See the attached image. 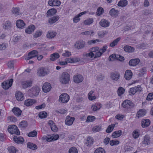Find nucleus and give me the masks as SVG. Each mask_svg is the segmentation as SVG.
Here are the masks:
<instances>
[{
  "label": "nucleus",
  "instance_id": "f257e3e1",
  "mask_svg": "<svg viewBox=\"0 0 153 153\" xmlns=\"http://www.w3.org/2000/svg\"><path fill=\"white\" fill-rule=\"evenodd\" d=\"M39 88L37 86H34L28 91L29 95L30 97L37 96L39 92Z\"/></svg>",
  "mask_w": 153,
  "mask_h": 153
},
{
  "label": "nucleus",
  "instance_id": "f03ea898",
  "mask_svg": "<svg viewBox=\"0 0 153 153\" xmlns=\"http://www.w3.org/2000/svg\"><path fill=\"white\" fill-rule=\"evenodd\" d=\"M70 79V76L67 72H63L60 78V81L61 83L64 84L68 83Z\"/></svg>",
  "mask_w": 153,
  "mask_h": 153
},
{
  "label": "nucleus",
  "instance_id": "7ed1b4c3",
  "mask_svg": "<svg viewBox=\"0 0 153 153\" xmlns=\"http://www.w3.org/2000/svg\"><path fill=\"white\" fill-rule=\"evenodd\" d=\"M7 130L11 134H15L19 135L20 134V131L18 127L15 125H10L9 126Z\"/></svg>",
  "mask_w": 153,
  "mask_h": 153
},
{
  "label": "nucleus",
  "instance_id": "20e7f679",
  "mask_svg": "<svg viewBox=\"0 0 153 153\" xmlns=\"http://www.w3.org/2000/svg\"><path fill=\"white\" fill-rule=\"evenodd\" d=\"M122 106L124 108L128 109L133 108L134 104L130 100H126L123 102Z\"/></svg>",
  "mask_w": 153,
  "mask_h": 153
},
{
  "label": "nucleus",
  "instance_id": "39448f33",
  "mask_svg": "<svg viewBox=\"0 0 153 153\" xmlns=\"http://www.w3.org/2000/svg\"><path fill=\"white\" fill-rule=\"evenodd\" d=\"M70 97L66 93H62L59 97V101L62 103H66L69 101Z\"/></svg>",
  "mask_w": 153,
  "mask_h": 153
},
{
  "label": "nucleus",
  "instance_id": "423d86ee",
  "mask_svg": "<svg viewBox=\"0 0 153 153\" xmlns=\"http://www.w3.org/2000/svg\"><path fill=\"white\" fill-rule=\"evenodd\" d=\"M85 45V42L84 41L80 40L76 42L74 46L77 49H80L84 48Z\"/></svg>",
  "mask_w": 153,
  "mask_h": 153
},
{
  "label": "nucleus",
  "instance_id": "0eeeda50",
  "mask_svg": "<svg viewBox=\"0 0 153 153\" xmlns=\"http://www.w3.org/2000/svg\"><path fill=\"white\" fill-rule=\"evenodd\" d=\"M13 82V79H10L9 80L4 81L1 83L2 88L5 89H7L12 85Z\"/></svg>",
  "mask_w": 153,
  "mask_h": 153
},
{
  "label": "nucleus",
  "instance_id": "6e6552de",
  "mask_svg": "<svg viewBox=\"0 0 153 153\" xmlns=\"http://www.w3.org/2000/svg\"><path fill=\"white\" fill-rule=\"evenodd\" d=\"M48 72V70L44 68H41L38 70L37 75L40 76H44Z\"/></svg>",
  "mask_w": 153,
  "mask_h": 153
},
{
  "label": "nucleus",
  "instance_id": "1a4fd4ad",
  "mask_svg": "<svg viewBox=\"0 0 153 153\" xmlns=\"http://www.w3.org/2000/svg\"><path fill=\"white\" fill-rule=\"evenodd\" d=\"M38 53V52L36 50H33L28 54V56L25 58L26 60H28L32 58L36 57Z\"/></svg>",
  "mask_w": 153,
  "mask_h": 153
},
{
  "label": "nucleus",
  "instance_id": "9d476101",
  "mask_svg": "<svg viewBox=\"0 0 153 153\" xmlns=\"http://www.w3.org/2000/svg\"><path fill=\"white\" fill-rule=\"evenodd\" d=\"M140 60L138 58L133 59L129 60L128 64L130 66H135L140 63Z\"/></svg>",
  "mask_w": 153,
  "mask_h": 153
},
{
  "label": "nucleus",
  "instance_id": "9b49d317",
  "mask_svg": "<svg viewBox=\"0 0 153 153\" xmlns=\"http://www.w3.org/2000/svg\"><path fill=\"white\" fill-rule=\"evenodd\" d=\"M51 85L48 82H45L42 86V90L45 93L49 92L51 89Z\"/></svg>",
  "mask_w": 153,
  "mask_h": 153
},
{
  "label": "nucleus",
  "instance_id": "f8f14e48",
  "mask_svg": "<svg viewBox=\"0 0 153 153\" xmlns=\"http://www.w3.org/2000/svg\"><path fill=\"white\" fill-rule=\"evenodd\" d=\"M74 120L75 118L74 117L68 116L65 120V124L68 126H71L73 124Z\"/></svg>",
  "mask_w": 153,
  "mask_h": 153
},
{
  "label": "nucleus",
  "instance_id": "ddd939ff",
  "mask_svg": "<svg viewBox=\"0 0 153 153\" xmlns=\"http://www.w3.org/2000/svg\"><path fill=\"white\" fill-rule=\"evenodd\" d=\"M16 100L19 101H22L25 98L23 94L20 91H18L15 94Z\"/></svg>",
  "mask_w": 153,
  "mask_h": 153
},
{
  "label": "nucleus",
  "instance_id": "4468645a",
  "mask_svg": "<svg viewBox=\"0 0 153 153\" xmlns=\"http://www.w3.org/2000/svg\"><path fill=\"white\" fill-rule=\"evenodd\" d=\"M83 80V78L82 75L78 74L74 76V82L77 83L81 82Z\"/></svg>",
  "mask_w": 153,
  "mask_h": 153
},
{
  "label": "nucleus",
  "instance_id": "2eb2a0df",
  "mask_svg": "<svg viewBox=\"0 0 153 153\" xmlns=\"http://www.w3.org/2000/svg\"><path fill=\"white\" fill-rule=\"evenodd\" d=\"M99 24L102 27H106L109 26L110 23L108 20L102 19L100 22Z\"/></svg>",
  "mask_w": 153,
  "mask_h": 153
},
{
  "label": "nucleus",
  "instance_id": "dca6fc26",
  "mask_svg": "<svg viewBox=\"0 0 153 153\" xmlns=\"http://www.w3.org/2000/svg\"><path fill=\"white\" fill-rule=\"evenodd\" d=\"M150 143V138L149 135L147 134L145 135L144 137L143 140L142 142L143 144L146 146L149 145Z\"/></svg>",
  "mask_w": 153,
  "mask_h": 153
},
{
  "label": "nucleus",
  "instance_id": "f3484780",
  "mask_svg": "<svg viewBox=\"0 0 153 153\" xmlns=\"http://www.w3.org/2000/svg\"><path fill=\"white\" fill-rule=\"evenodd\" d=\"M49 5L52 6H59L61 4V2L59 0H50L48 1Z\"/></svg>",
  "mask_w": 153,
  "mask_h": 153
},
{
  "label": "nucleus",
  "instance_id": "a211bd4d",
  "mask_svg": "<svg viewBox=\"0 0 153 153\" xmlns=\"http://www.w3.org/2000/svg\"><path fill=\"white\" fill-rule=\"evenodd\" d=\"M36 101L35 100L29 99L25 101L24 104L25 105L29 106L32 105L36 103Z\"/></svg>",
  "mask_w": 153,
  "mask_h": 153
},
{
  "label": "nucleus",
  "instance_id": "6ab92c4d",
  "mask_svg": "<svg viewBox=\"0 0 153 153\" xmlns=\"http://www.w3.org/2000/svg\"><path fill=\"white\" fill-rule=\"evenodd\" d=\"M109 13L111 16L116 17L118 16L119 13L117 10H115L114 8H113L110 10Z\"/></svg>",
  "mask_w": 153,
  "mask_h": 153
},
{
  "label": "nucleus",
  "instance_id": "aec40b11",
  "mask_svg": "<svg viewBox=\"0 0 153 153\" xmlns=\"http://www.w3.org/2000/svg\"><path fill=\"white\" fill-rule=\"evenodd\" d=\"M150 124V121L148 119H143L141 122V125L143 128L147 127Z\"/></svg>",
  "mask_w": 153,
  "mask_h": 153
},
{
  "label": "nucleus",
  "instance_id": "412c9836",
  "mask_svg": "<svg viewBox=\"0 0 153 153\" xmlns=\"http://www.w3.org/2000/svg\"><path fill=\"white\" fill-rule=\"evenodd\" d=\"M132 73L131 70H127L125 74V78L127 80H130L132 77Z\"/></svg>",
  "mask_w": 153,
  "mask_h": 153
},
{
  "label": "nucleus",
  "instance_id": "4be33fe9",
  "mask_svg": "<svg viewBox=\"0 0 153 153\" xmlns=\"http://www.w3.org/2000/svg\"><path fill=\"white\" fill-rule=\"evenodd\" d=\"M13 140L16 143L18 144H22L24 140L23 137L19 136H14L13 138Z\"/></svg>",
  "mask_w": 153,
  "mask_h": 153
},
{
  "label": "nucleus",
  "instance_id": "5701e85b",
  "mask_svg": "<svg viewBox=\"0 0 153 153\" xmlns=\"http://www.w3.org/2000/svg\"><path fill=\"white\" fill-rule=\"evenodd\" d=\"M35 26L33 25H31L28 26L25 29V32L28 34H31L35 30Z\"/></svg>",
  "mask_w": 153,
  "mask_h": 153
},
{
  "label": "nucleus",
  "instance_id": "b1692460",
  "mask_svg": "<svg viewBox=\"0 0 153 153\" xmlns=\"http://www.w3.org/2000/svg\"><path fill=\"white\" fill-rule=\"evenodd\" d=\"M16 24L17 27L19 28L23 29L24 28L25 24L22 20H19L16 21Z\"/></svg>",
  "mask_w": 153,
  "mask_h": 153
},
{
  "label": "nucleus",
  "instance_id": "393cba45",
  "mask_svg": "<svg viewBox=\"0 0 153 153\" xmlns=\"http://www.w3.org/2000/svg\"><path fill=\"white\" fill-rule=\"evenodd\" d=\"M12 111L14 115L16 116L19 117L21 115L22 112V111L19 108L15 107L12 110Z\"/></svg>",
  "mask_w": 153,
  "mask_h": 153
},
{
  "label": "nucleus",
  "instance_id": "a878e982",
  "mask_svg": "<svg viewBox=\"0 0 153 153\" xmlns=\"http://www.w3.org/2000/svg\"><path fill=\"white\" fill-rule=\"evenodd\" d=\"M124 51L129 53H132L134 51V48L129 45L125 46L123 48Z\"/></svg>",
  "mask_w": 153,
  "mask_h": 153
},
{
  "label": "nucleus",
  "instance_id": "bb28decb",
  "mask_svg": "<svg viewBox=\"0 0 153 153\" xmlns=\"http://www.w3.org/2000/svg\"><path fill=\"white\" fill-rule=\"evenodd\" d=\"M57 33L55 31L50 30L48 31L46 36L49 39H52L54 38L56 36Z\"/></svg>",
  "mask_w": 153,
  "mask_h": 153
},
{
  "label": "nucleus",
  "instance_id": "cd10ccee",
  "mask_svg": "<svg viewBox=\"0 0 153 153\" xmlns=\"http://www.w3.org/2000/svg\"><path fill=\"white\" fill-rule=\"evenodd\" d=\"M66 61L68 63L76 62H79L80 59L79 58L74 57V58H70L66 59Z\"/></svg>",
  "mask_w": 153,
  "mask_h": 153
},
{
  "label": "nucleus",
  "instance_id": "c85d7f7f",
  "mask_svg": "<svg viewBox=\"0 0 153 153\" xmlns=\"http://www.w3.org/2000/svg\"><path fill=\"white\" fill-rule=\"evenodd\" d=\"M59 19V17L58 16H53L49 19L48 20V22L50 24H53L57 21Z\"/></svg>",
  "mask_w": 153,
  "mask_h": 153
},
{
  "label": "nucleus",
  "instance_id": "c756f323",
  "mask_svg": "<svg viewBox=\"0 0 153 153\" xmlns=\"http://www.w3.org/2000/svg\"><path fill=\"white\" fill-rule=\"evenodd\" d=\"M32 82L31 81H25L23 82L22 86L24 88H26L27 87L32 86Z\"/></svg>",
  "mask_w": 153,
  "mask_h": 153
},
{
  "label": "nucleus",
  "instance_id": "7c9ffc66",
  "mask_svg": "<svg viewBox=\"0 0 153 153\" xmlns=\"http://www.w3.org/2000/svg\"><path fill=\"white\" fill-rule=\"evenodd\" d=\"M102 105L100 103L94 104L91 106V109L93 111H96L99 110L102 107Z\"/></svg>",
  "mask_w": 153,
  "mask_h": 153
},
{
  "label": "nucleus",
  "instance_id": "2f4dec72",
  "mask_svg": "<svg viewBox=\"0 0 153 153\" xmlns=\"http://www.w3.org/2000/svg\"><path fill=\"white\" fill-rule=\"evenodd\" d=\"M57 11L56 9H51L49 10L47 12V16H51L54 15L56 13Z\"/></svg>",
  "mask_w": 153,
  "mask_h": 153
},
{
  "label": "nucleus",
  "instance_id": "473e14b6",
  "mask_svg": "<svg viewBox=\"0 0 153 153\" xmlns=\"http://www.w3.org/2000/svg\"><path fill=\"white\" fill-rule=\"evenodd\" d=\"M146 114V111L144 109L140 110L137 112V116L139 118L144 116Z\"/></svg>",
  "mask_w": 153,
  "mask_h": 153
},
{
  "label": "nucleus",
  "instance_id": "72a5a7b5",
  "mask_svg": "<svg viewBox=\"0 0 153 153\" xmlns=\"http://www.w3.org/2000/svg\"><path fill=\"white\" fill-rule=\"evenodd\" d=\"M12 27V25L11 22L9 21H7L4 24L3 28L5 29H10Z\"/></svg>",
  "mask_w": 153,
  "mask_h": 153
},
{
  "label": "nucleus",
  "instance_id": "f704fd0d",
  "mask_svg": "<svg viewBox=\"0 0 153 153\" xmlns=\"http://www.w3.org/2000/svg\"><path fill=\"white\" fill-rule=\"evenodd\" d=\"M122 132L121 130L115 131L112 134V136L114 138H117L120 137L122 134Z\"/></svg>",
  "mask_w": 153,
  "mask_h": 153
},
{
  "label": "nucleus",
  "instance_id": "c9c22d12",
  "mask_svg": "<svg viewBox=\"0 0 153 153\" xmlns=\"http://www.w3.org/2000/svg\"><path fill=\"white\" fill-rule=\"evenodd\" d=\"M120 75L117 73H111V77L113 80L117 81L119 78Z\"/></svg>",
  "mask_w": 153,
  "mask_h": 153
},
{
  "label": "nucleus",
  "instance_id": "e433bc0d",
  "mask_svg": "<svg viewBox=\"0 0 153 153\" xmlns=\"http://www.w3.org/2000/svg\"><path fill=\"white\" fill-rule=\"evenodd\" d=\"M59 57V55L58 53H55L51 55L50 60L52 61H54Z\"/></svg>",
  "mask_w": 153,
  "mask_h": 153
},
{
  "label": "nucleus",
  "instance_id": "4c0bfd02",
  "mask_svg": "<svg viewBox=\"0 0 153 153\" xmlns=\"http://www.w3.org/2000/svg\"><path fill=\"white\" fill-rule=\"evenodd\" d=\"M128 4V1L126 0H120L119 1L117 5L120 7H123L126 6Z\"/></svg>",
  "mask_w": 153,
  "mask_h": 153
},
{
  "label": "nucleus",
  "instance_id": "58836bf2",
  "mask_svg": "<svg viewBox=\"0 0 153 153\" xmlns=\"http://www.w3.org/2000/svg\"><path fill=\"white\" fill-rule=\"evenodd\" d=\"M120 38L118 37L114 40L113 42L110 43V47H114L116 45L118 42L120 40Z\"/></svg>",
  "mask_w": 153,
  "mask_h": 153
},
{
  "label": "nucleus",
  "instance_id": "ea45409f",
  "mask_svg": "<svg viewBox=\"0 0 153 153\" xmlns=\"http://www.w3.org/2000/svg\"><path fill=\"white\" fill-rule=\"evenodd\" d=\"M27 147L30 149L33 150L36 149L37 148V146L35 144H34L30 142H28L27 143Z\"/></svg>",
  "mask_w": 153,
  "mask_h": 153
},
{
  "label": "nucleus",
  "instance_id": "a19ab883",
  "mask_svg": "<svg viewBox=\"0 0 153 153\" xmlns=\"http://www.w3.org/2000/svg\"><path fill=\"white\" fill-rule=\"evenodd\" d=\"M93 143V141L91 137H89L87 138L85 144L88 146H90Z\"/></svg>",
  "mask_w": 153,
  "mask_h": 153
},
{
  "label": "nucleus",
  "instance_id": "79ce46f5",
  "mask_svg": "<svg viewBox=\"0 0 153 153\" xmlns=\"http://www.w3.org/2000/svg\"><path fill=\"white\" fill-rule=\"evenodd\" d=\"M93 19L92 18H90L85 20L84 22V24L85 25H90L93 22Z\"/></svg>",
  "mask_w": 153,
  "mask_h": 153
},
{
  "label": "nucleus",
  "instance_id": "37998d69",
  "mask_svg": "<svg viewBox=\"0 0 153 153\" xmlns=\"http://www.w3.org/2000/svg\"><path fill=\"white\" fill-rule=\"evenodd\" d=\"M125 89L123 88L120 87L117 90V94L119 96H121L125 92Z\"/></svg>",
  "mask_w": 153,
  "mask_h": 153
},
{
  "label": "nucleus",
  "instance_id": "c03bdc74",
  "mask_svg": "<svg viewBox=\"0 0 153 153\" xmlns=\"http://www.w3.org/2000/svg\"><path fill=\"white\" fill-rule=\"evenodd\" d=\"M115 126V125L113 124L111 125H109L106 130L107 133H109L111 132L113 130Z\"/></svg>",
  "mask_w": 153,
  "mask_h": 153
},
{
  "label": "nucleus",
  "instance_id": "a18cd8bd",
  "mask_svg": "<svg viewBox=\"0 0 153 153\" xmlns=\"http://www.w3.org/2000/svg\"><path fill=\"white\" fill-rule=\"evenodd\" d=\"M27 123L26 121H22L19 124V127L21 128H25L27 126Z\"/></svg>",
  "mask_w": 153,
  "mask_h": 153
},
{
  "label": "nucleus",
  "instance_id": "49530a36",
  "mask_svg": "<svg viewBox=\"0 0 153 153\" xmlns=\"http://www.w3.org/2000/svg\"><path fill=\"white\" fill-rule=\"evenodd\" d=\"M47 115V113L45 111L40 112L39 114V117L41 119L46 118Z\"/></svg>",
  "mask_w": 153,
  "mask_h": 153
},
{
  "label": "nucleus",
  "instance_id": "de8ad7c7",
  "mask_svg": "<svg viewBox=\"0 0 153 153\" xmlns=\"http://www.w3.org/2000/svg\"><path fill=\"white\" fill-rule=\"evenodd\" d=\"M8 151L10 153H16V148L13 146H10L8 148Z\"/></svg>",
  "mask_w": 153,
  "mask_h": 153
},
{
  "label": "nucleus",
  "instance_id": "09e8293b",
  "mask_svg": "<svg viewBox=\"0 0 153 153\" xmlns=\"http://www.w3.org/2000/svg\"><path fill=\"white\" fill-rule=\"evenodd\" d=\"M68 153H78V151L76 147H72L69 149Z\"/></svg>",
  "mask_w": 153,
  "mask_h": 153
},
{
  "label": "nucleus",
  "instance_id": "8fccbe9b",
  "mask_svg": "<svg viewBox=\"0 0 153 153\" xmlns=\"http://www.w3.org/2000/svg\"><path fill=\"white\" fill-rule=\"evenodd\" d=\"M104 10L103 8L101 7H100L97 9V14L98 16H100L102 14Z\"/></svg>",
  "mask_w": 153,
  "mask_h": 153
},
{
  "label": "nucleus",
  "instance_id": "3c124183",
  "mask_svg": "<svg viewBox=\"0 0 153 153\" xmlns=\"http://www.w3.org/2000/svg\"><path fill=\"white\" fill-rule=\"evenodd\" d=\"M105 150L102 148H99L97 149L94 151V153H105Z\"/></svg>",
  "mask_w": 153,
  "mask_h": 153
},
{
  "label": "nucleus",
  "instance_id": "603ef678",
  "mask_svg": "<svg viewBox=\"0 0 153 153\" xmlns=\"http://www.w3.org/2000/svg\"><path fill=\"white\" fill-rule=\"evenodd\" d=\"M19 9L18 7H13L12 9V12L15 14L19 15Z\"/></svg>",
  "mask_w": 153,
  "mask_h": 153
},
{
  "label": "nucleus",
  "instance_id": "864d4df0",
  "mask_svg": "<svg viewBox=\"0 0 153 153\" xmlns=\"http://www.w3.org/2000/svg\"><path fill=\"white\" fill-rule=\"evenodd\" d=\"M95 119V117L94 116H88L86 122H88L93 121Z\"/></svg>",
  "mask_w": 153,
  "mask_h": 153
},
{
  "label": "nucleus",
  "instance_id": "5fc2aeb1",
  "mask_svg": "<svg viewBox=\"0 0 153 153\" xmlns=\"http://www.w3.org/2000/svg\"><path fill=\"white\" fill-rule=\"evenodd\" d=\"M37 132L36 131H33L30 132L28 135L29 137H34L36 136Z\"/></svg>",
  "mask_w": 153,
  "mask_h": 153
},
{
  "label": "nucleus",
  "instance_id": "6e6d98bb",
  "mask_svg": "<svg viewBox=\"0 0 153 153\" xmlns=\"http://www.w3.org/2000/svg\"><path fill=\"white\" fill-rule=\"evenodd\" d=\"M119 143V141L118 140H111L110 141V144L111 146L117 145Z\"/></svg>",
  "mask_w": 153,
  "mask_h": 153
},
{
  "label": "nucleus",
  "instance_id": "4d7b16f0",
  "mask_svg": "<svg viewBox=\"0 0 153 153\" xmlns=\"http://www.w3.org/2000/svg\"><path fill=\"white\" fill-rule=\"evenodd\" d=\"M106 33L107 32L106 31H102L98 32V35L100 37L102 38Z\"/></svg>",
  "mask_w": 153,
  "mask_h": 153
},
{
  "label": "nucleus",
  "instance_id": "13d9d810",
  "mask_svg": "<svg viewBox=\"0 0 153 153\" xmlns=\"http://www.w3.org/2000/svg\"><path fill=\"white\" fill-rule=\"evenodd\" d=\"M94 33V32L91 30L86 31L83 32L81 33V34L85 35H88L92 34Z\"/></svg>",
  "mask_w": 153,
  "mask_h": 153
},
{
  "label": "nucleus",
  "instance_id": "bf43d9fd",
  "mask_svg": "<svg viewBox=\"0 0 153 153\" xmlns=\"http://www.w3.org/2000/svg\"><path fill=\"white\" fill-rule=\"evenodd\" d=\"M100 41L99 39H96L95 40H91L88 41L87 43L89 45H91L92 44H95L97 42H99Z\"/></svg>",
  "mask_w": 153,
  "mask_h": 153
},
{
  "label": "nucleus",
  "instance_id": "052dcab7",
  "mask_svg": "<svg viewBox=\"0 0 153 153\" xmlns=\"http://www.w3.org/2000/svg\"><path fill=\"white\" fill-rule=\"evenodd\" d=\"M153 99V93H151L148 94L146 100L148 101H151Z\"/></svg>",
  "mask_w": 153,
  "mask_h": 153
},
{
  "label": "nucleus",
  "instance_id": "680f3d73",
  "mask_svg": "<svg viewBox=\"0 0 153 153\" xmlns=\"http://www.w3.org/2000/svg\"><path fill=\"white\" fill-rule=\"evenodd\" d=\"M55 112L56 113L59 114L60 113L61 114H65V113L67 111L63 109H61L59 110H56L55 111Z\"/></svg>",
  "mask_w": 153,
  "mask_h": 153
},
{
  "label": "nucleus",
  "instance_id": "e2e57ef3",
  "mask_svg": "<svg viewBox=\"0 0 153 153\" xmlns=\"http://www.w3.org/2000/svg\"><path fill=\"white\" fill-rule=\"evenodd\" d=\"M132 135L134 138H137L139 137V134L138 131L135 130L133 131Z\"/></svg>",
  "mask_w": 153,
  "mask_h": 153
},
{
  "label": "nucleus",
  "instance_id": "0e129e2a",
  "mask_svg": "<svg viewBox=\"0 0 153 153\" xmlns=\"http://www.w3.org/2000/svg\"><path fill=\"white\" fill-rule=\"evenodd\" d=\"M45 104L43 103L41 105H39L36 106L35 107V108L37 109H40L45 108Z\"/></svg>",
  "mask_w": 153,
  "mask_h": 153
},
{
  "label": "nucleus",
  "instance_id": "69168bd1",
  "mask_svg": "<svg viewBox=\"0 0 153 153\" xmlns=\"http://www.w3.org/2000/svg\"><path fill=\"white\" fill-rule=\"evenodd\" d=\"M85 56L87 57H89L90 58H92L95 56V54L93 52L91 51L89 53H86Z\"/></svg>",
  "mask_w": 153,
  "mask_h": 153
},
{
  "label": "nucleus",
  "instance_id": "338daca9",
  "mask_svg": "<svg viewBox=\"0 0 153 153\" xmlns=\"http://www.w3.org/2000/svg\"><path fill=\"white\" fill-rule=\"evenodd\" d=\"M65 53H63L62 54V56L65 57L69 56L71 55V52L68 51H65Z\"/></svg>",
  "mask_w": 153,
  "mask_h": 153
},
{
  "label": "nucleus",
  "instance_id": "774afa93",
  "mask_svg": "<svg viewBox=\"0 0 153 153\" xmlns=\"http://www.w3.org/2000/svg\"><path fill=\"white\" fill-rule=\"evenodd\" d=\"M93 131L98 132L101 130V127L100 126H95L92 129Z\"/></svg>",
  "mask_w": 153,
  "mask_h": 153
}]
</instances>
